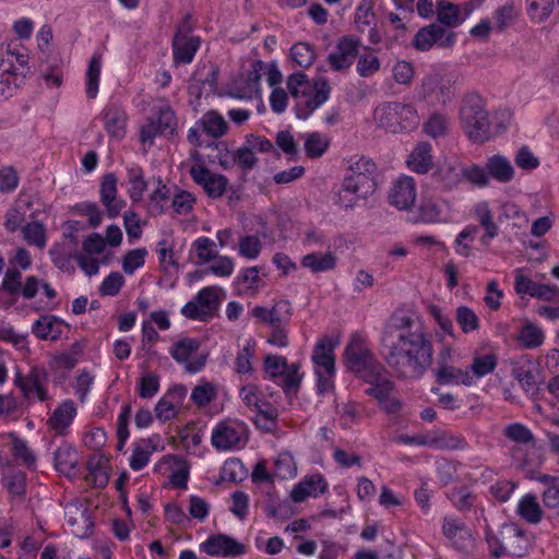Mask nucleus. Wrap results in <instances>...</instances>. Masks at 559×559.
Returning a JSON list of instances; mask_svg holds the SVG:
<instances>
[{
	"label": "nucleus",
	"mask_w": 559,
	"mask_h": 559,
	"mask_svg": "<svg viewBox=\"0 0 559 559\" xmlns=\"http://www.w3.org/2000/svg\"><path fill=\"white\" fill-rule=\"evenodd\" d=\"M47 373L44 369L33 367L26 376L17 373L14 383L21 390L23 396L27 400L33 397L39 401L48 400V393L45 388Z\"/></svg>",
	"instance_id": "nucleus-12"
},
{
	"label": "nucleus",
	"mask_w": 559,
	"mask_h": 559,
	"mask_svg": "<svg viewBox=\"0 0 559 559\" xmlns=\"http://www.w3.org/2000/svg\"><path fill=\"white\" fill-rule=\"evenodd\" d=\"M460 122L466 136L475 143H484L490 135V121L485 100L478 94L466 95L460 108Z\"/></svg>",
	"instance_id": "nucleus-5"
},
{
	"label": "nucleus",
	"mask_w": 559,
	"mask_h": 559,
	"mask_svg": "<svg viewBox=\"0 0 559 559\" xmlns=\"http://www.w3.org/2000/svg\"><path fill=\"white\" fill-rule=\"evenodd\" d=\"M355 23L359 32L368 31L372 43H377L376 32L373 25L376 24V15L370 5L361 4L357 8L355 13Z\"/></svg>",
	"instance_id": "nucleus-46"
},
{
	"label": "nucleus",
	"mask_w": 559,
	"mask_h": 559,
	"mask_svg": "<svg viewBox=\"0 0 559 559\" xmlns=\"http://www.w3.org/2000/svg\"><path fill=\"white\" fill-rule=\"evenodd\" d=\"M64 516L70 532L80 538L87 537L93 528L90 510L85 503L73 501L66 506Z\"/></svg>",
	"instance_id": "nucleus-14"
},
{
	"label": "nucleus",
	"mask_w": 559,
	"mask_h": 559,
	"mask_svg": "<svg viewBox=\"0 0 559 559\" xmlns=\"http://www.w3.org/2000/svg\"><path fill=\"white\" fill-rule=\"evenodd\" d=\"M55 464L58 471L70 473L78 465V454L71 447H60L55 452Z\"/></svg>",
	"instance_id": "nucleus-49"
},
{
	"label": "nucleus",
	"mask_w": 559,
	"mask_h": 559,
	"mask_svg": "<svg viewBox=\"0 0 559 559\" xmlns=\"http://www.w3.org/2000/svg\"><path fill=\"white\" fill-rule=\"evenodd\" d=\"M221 288L209 286L202 288L181 308V314L191 320L209 321L218 309Z\"/></svg>",
	"instance_id": "nucleus-8"
},
{
	"label": "nucleus",
	"mask_w": 559,
	"mask_h": 559,
	"mask_svg": "<svg viewBox=\"0 0 559 559\" xmlns=\"http://www.w3.org/2000/svg\"><path fill=\"white\" fill-rule=\"evenodd\" d=\"M537 372L536 366L531 361L516 365L512 369L513 378L531 397H535L539 391Z\"/></svg>",
	"instance_id": "nucleus-26"
},
{
	"label": "nucleus",
	"mask_w": 559,
	"mask_h": 559,
	"mask_svg": "<svg viewBox=\"0 0 559 559\" xmlns=\"http://www.w3.org/2000/svg\"><path fill=\"white\" fill-rule=\"evenodd\" d=\"M502 543L507 545L508 554L522 557L527 548L524 532L514 524L502 527Z\"/></svg>",
	"instance_id": "nucleus-32"
},
{
	"label": "nucleus",
	"mask_w": 559,
	"mask_h": 559,
	"mask_svg": "<svg viewBox=\"0 0 559 559\" xmlns=\"http://www.w3.org/2000/svg\"><path fill=\"white\" fill-rule=\"evenodd\" d=\"M301 264L313 273L326 272L335 267L336 257L332 252L309 253L302 258Z\"/></svg>",
	"instance_id": "nucleus-39"
},
{
	"label": "nucleus",
	"mask_w": 559,
	"mask_h": 559,
	"mask_svg": "<svg viewBox=\"0 0 559 559\" xmlns=\"http://www.w3.org/2000/svg\"><path fill=\"white\" fill-rule=\"evenodd\" d=\"M32 332L40 340H58L62 334V321L55 316H41L33 324Z\"/></svg>",
	"instance_id": "nucleus-33"
},
{
	"label": "nucleus",
	"mask_w": 559,
	"mask_h": 559,
	"mask_svg": "<svg viewBox=\"0 0 559 559\" xmlns=\"http://www.w3.org/2000/svg\"><path fill=\"white\" fill-rule=\"evenodd\" d=\"M200 547L210 556L237 557L246 552L243 544L225 534L210 536Z\"/></svg>",
	"instance_id": "nucleus-16"
},
{
	"label": "nucleus",
	"mask_w": 559,
	"mask_h": 559,
	"mask_svg": "<svg viewBox=\"0 0 559 559\" xmlns=\"http://www.w3.org/2000/svg\"><path fill=\"white\" fill-rule=\"evenodd\" d=\"M475 215L479 224L485 228V235L480 241L487 246L498 235V226L493 223L492 214L487 203L477 204Z\"/></svg>",
	"instance_id": "nucleus-43"
},
{
	"label": "nucleus",
	"mask_w": 559,
	"mask_h": 559,
	"mask_svg": "<svg viewBox=\"0 0 559 559\" xmlns=\"http://www.w3.org/2000/svg\"><path fill=\"white\" fill-rule=\"evenodd\" d=\"M212 445L219 451H229L246 444V427L236 421H222L212 430Z\"/></svg>",
	"instance_id": "nucleus-10"
},
{
	"label": "nucleus",
	"mask_w": 559,
	"mask_h": 559,
	"mask_svg": "<svg viewBox=\"0 0 559 559\" xmlns=\"http://www.w3.org/2000/svg\"><path fill=\"white\" fill-rule=\"evenodd\" d=\"M186 394L185 388L180 386L168 392L155 406V415L162 421H168L176 417L180 407V400Z\"/></svg>",
	"instance_id": "nucleus-29"
},
{
	"label": "nucleus",
	"mask_w": 559,
	"mask_h": 559,
	"mask_svg": "<svg viewBox=\"0 0 559 559\" xmlns=\"http://www.w3.org/2000/svg\"><path fill=\"white\" fill-rule=\"evenodd\" d=\"M382 356L400 378L418 379L432 362L433 347L424 328L406 314L393 316L381 338Z\"/></svg>",
	"instance_id": "nucleus-1"
},
{
	"label": "nucleus",
	"mask_w": 559,
	"mask_h": 559,
	"mask_svg": "<svg viewBox=\"0 0 559 559\" xmlns=\"http://www.w3.org/2000/svg\"><path fill=\"white\" fill-rule=\"evenodd\" d=\"M430 448L436 450H462L466 447L465 439L445 430H432Z\"/></svg>",
	"instance_id": "nucleus-37"
},
{
	"label": "nucleus",
	"mask_w": 559,
	"mask_h": 559,
	"mask_svg": "<svg viewBox=\"0 0 559 559\" xmlns=\"http://www.w3.org/2000/svg\"><path fill=\"white\" fill-rule=\"evenodd\" d=\"M471 10L467 4L459 7L447 0H439L436 5V14L438 24L452 31V28L461 25L469 15Z\"/></svg>",
	"instance_id": "nucleus-21"
},
{
	"label": "nucleus",
	"mask_w": 559,
	"mask_h": 559,
	"mask_svg": "<svg viewBox=\"0 0 559 559\" xmlns=\"http://www.w3.org/2000/svg\"><path fill=\"white\" fill-rule=\"evenodd\" d=\"M518 512L525 521L537 524L542 521L544 512L539 506L536 496L525 495L518 504Z\"/></svg>",
	"instance_id": "nucleus-41"
},
{
	"label": "nucleus",
	"mask_w": 559,
	"mask_h": 559,
	"mask_svg": "<svg viewBox=\"0 0 559 559\" xmlns=\"http://www.w3.org/2000/svg\"><path fill=\"white\" fill-rule=\"evenodd\" d=\"M23 239L31 246H35L39 249H44L47 243L46 228L45 226L35 221L29 222L21 229Z\"/></svg>",
	"instance_id": "nucleus-44"
},
{
	"label": "nucleus",
	"mask_w": 559,
	"mask_h": 559,
	"mask_svg": "<svg viewBox=\"0 0 559 559\" xmlns=\"http://www.w3.org/2000/svg\"><path fill=\"white\" fill-rule=\"evenodd\" d=\"M442 532L452 546L462 552H468L474 547V537L461 520L453 516L443 519Z\"/></svg>",
	"instance_id": "nucleus-15"
},
{
	"label": "nucleus",
	"mask_w": 559,
	"mask_h": 559,
	"mask_svg": "<svg viewBox=\"0 0 559 559\" xmlns=\"http://www.w3.org/2000/svg\"><path fill=\"white\" fill-rule=\"evenodd\" d=\"M287 88L289 94L297 99L296 115L299 119H307L329 99L331 93V86L325 79H316L310 87L307 76L302 72L293 73L288 78Z\"/></svg>",
	"instance_id": "nucleus-3"
},
{
	"label": "nucleus",
	"mask_w": 559,
	"mask_h": 559,
	"mask_svg": "<svg viewBox=\"0 0 559 559\" xmlns=\"http://www.w3.org/2000/svg\"><path fill=\"white\" fill-rule=\"evenodd\" d=\"M217 390L213 383L203 382L194 386L191 393V400L199 407L206 406L216 399Z\"/></svg>",
	"instance_id": "nucleus-59"
},
{
	"label": "nucleus",
	"mask_w": 559,
	"mask_h": 559,
	"mask_svg": "<svg viewBox=\"0 0 559 559\" xmlns=\"http://www.w3.org/2000/svg\"><path fill=\"white\" fill-rule=\"evenodd\" d=\"M329 139L318 132L310 133L305 142V151L308 157L318 158L322 156L329 147Z\"/></svg>",
	"instance_id": "nucleus-56"
},
{
	"label": "nucleus",
	"mask_w": 559,
	"mask_h": 559,
	"mask_svg": "<svg viewBox=\"0 0 559 559\" xmlns=\"http://www.w3.org/2000/svg\"><path fill=\"white\" fill-rule=\"evenodd\" d=\"M100 201L110 218L117 217L126 206L124 200L117 197V178L114 174H106L100 183Z\"/></svg>",
	"instance_id": "nucleus-23"
},
{
	"label": "nucleus",
	"mask_w": 559,
	"mask_h": 559,
	"mask_svg": "<svg viewBox=\"0 0 559 559\" xmlns=\"http://www.w3.org/2000/svg\"><path fill=\"white\" fill-rule=\"evenodd\" d=\"M198 124L204 133L213 139L224 136L229 129L226 119L216 110H209L198 121Z\"/></svg>",
	"instance_id": "nucleus-30"
},
{
	"label": "nucleus",
	"mask_w": 559,
	"mask_h": 559,
	"mask_svg": "<svg viewBox=\"0 0 559 559\" xmlns=\"http://www.w3.org/2000/svg\"><path fill=\"white\" fill-rule=\"evenodd\" d=\"M78 415V407L73 400L62 401L47 419V427L57 436H67Z\"/></svg>",
	"instance_id": "nucleus-19"
},
{
	"label": "nucleus",
	"mask_w": 559,
	"mask_h": 559,
	"mask_svg": "<svg viewBox=\"0 0 559 559\" xmlns=\"http://www.w3.org/2000/svg\"><path fill=\"white\" fill-rule=\"evenodd\" d=\"M254 412L255 424L260 429L264 431H273L276 428L278 412L275 407L265 403L264 406L259 407Z\"/></svg>",
	"instance_id": "nucleus-53"
},
{
	"label": "nucleus",
	"mask_w": 559,
	"mask_h": 559,
	"mask_svg": "<svg viewBox=\"0 0 559 559\" xmlns=\"http://www.w3.org/2000/svg\"><path fill=\"white\" fill-rule=\"evenodd\" d=\"M455 319L463 333H471L479 329V319L467 306H460L456 309Z\"/></svg>",
	"instance_id": "nucleus-54"
},
{
	"label": "nucleus",
	"mask_w": 559,
	"mask_h": 559,
	"mask_svg": "<svg viewBox=\"0 0 559 559\" xmlns=\"http://www.w3.org/2000/svg\"><path fill=\"white\" fill-rule=\"evenodd\" d=\"M251 67L252 69L247 73L245 86L236 94L239 98H250L260 92V81L264 63L260 60H255L252 62Z\"/></svg>",
	"instance_id": "nucleus-40"
},
{
	"label": "nucleus",
	"mask_w": 559,
	"mask_h": 559,
	"mask_svg": "<svg viewBox=\"0 0 559 559\" xmlns=\"http://www.w3.org/2000/svg\"><path fill=\"white\" fill-rule=\"evenodd\" d=\"M437 381L440 384H465L469 385L473 382V377L468 370H462L448 364L441 365L437 371Z\"/></svg>",
	"instance_id": "nucleus-38"
},
{
	"label": "nucleus",
	"mask_w": 559,
	"mask_h": 559,
	"mask_svg": "<svg viewBox=\"0 0 559 559\" xmlns=\"http://www.w3.org/2000/svg\"><path fill=\"white\" fill-rule=\"evenodd\" d=\"M503 436L510 441L521 445L535 443V437L531 429L521 423L507 425L503 428Z\"/></svg>",
	"instance_id": "nucleus-45"
},
{
	"label": "nucleus",
	"mask_w": 559,
	"mask_h": 559,
	"mask_svg": "<svg viewBox=\"0 0 559 559\" xmlns=\"http://www.w3.org/2000/svg\"><path fill=\"white\" fill-rule=\"evenodd\" d=\"M377 187L374 162L365 156H356L349 160L336 203L344 209H354L373 194Z\"/></svg>",
	"instance_id": "nucleus-2"
},
{
	"label": "nucleus",
	"mask_w": 559,
	"mask_h": 559,
	"mask_svg": "<svg viewBox=\"0 0 559 559\" xmlns=\"http://www.w3.org/2000/svg\"><path fill=\"white\" fill-rule=\"evenodd\" d=\"M31 202L22 203L21 200L16 201L15 204L8 210L5 213L4 227L8 231H15L22 223L25 221V207H29Z\"/></svg>",
	"instance_id": "nucleus-52"
},
{
	"label": "nucleus",
	"mask_w": 559,
	"mask_h": 559,
	"mask_svg": "<svg viewBox=\"0 0 559 559\" xmlns=\"http://www.w3.org/2000/svg\"><path fill=\"white\" fill-rule=\"evenodd\" d=\"M518 16L519 10L516 7L513 3H506L493 12V27L499 32H503L516 21Z\"/></svg>",
	"instance_id": "nucleus-47"
},
{
	"label": "nucleus",
	"mask_w": 559,
	"mask_h": 559,
	"mask_svg": "<svg viewBox=\"0 0 559 559\" xmlns=\"http://www.w3.org/2000/svg\"><path fill=\"white\" fill-rule=\"evenodd\" d=\"M373 117L378 127L391 133L411 131L419 124L417 109L407 103H382L374 109Z\"/></svg>",
	"instance_id": "nucleus-6"
},
{
	"label": "nucleus",
	"mask_w": 559,
	"mask_h": 559,
	"mask_svg": "<svg viewBox=\"0 0 559 559\" xmlns=\"http://www.w3.org/2000/svg\"><path fill=\"white\" fill-rule=\"evenodd\" d=\"M415 180L409 176L399 177L389 192V203L399 210H408L416 201Z\"/></svg>",
	"instance_id": "nucleus-17"
},
{
	"label": "nucleus",
	"mask_w": 559,
	"mask_h": 559,
	"mask_svg": "<svg viewBox=\"0 0 559 559\" xmlns=\"http://www.w3.org/2000/svg\"><path fill=\"white\" fill-rule=\"evenodd\" d=\"M433 176L445 190H451L462 181L463 167L457 162H447L438 167Z\"/></svg>",
	"instance_id": "nucleus-35"
},
{
	"label": "nucleus",
	"mask_w": 559,
	"mask_h": 559,
	"mask_svg": "<svg viewBox=\"0 0 559 559\" xmlns=\"http://www.w3.org/2000/svg\"><path fill=\"white\" fill-rule=\"evenodd\" d=\"M325 488L326 481L324 478L321 475L316 474L305 478L296 485L290 492V497L294 502H301L308 497H317L318 495L323 493Z\"/></svg>",
	"instance_id": "nucleus-28"
},
{
	"label": "nucleus",
	"mask_w": 559,
	"mask_h": 559,
	"mask_svg": "<svg viewBox=\"0 0 559 559\" xmlns=\"http://www.w3.org/2000/svg\"><path fill=\"white\" fill-rule=\"evenodd\" d=\"M449 212V204L440 198H425L420 204V217L426 223L442 221Z\"/></svg>",
	"instance_id": "nucleus-31"
},
{
	"label": "nucleus",
	"mask_w": 559,
	"mask_h": 559,
	"mask_svg": "<svg viewBox=\"0 0 559 559\" xmlns=\"http://www.w3.org/2000/svg\"><path fill=\"white\" fill-rule=\"evenodd\" d=\"M425 132L431 138H440L447 135L449 131V119L439 114H432L424 124Z\"/></svg>",
	"instance_id": "nucleus-57"
},
{
	"label": "nucleus",
	"mask_w": 559,
	"mask_h": 559,
	"mask_svg": "<svg viewBox=\"0 0 559 559\" xmlns=\"http://www.w3.org/2000/svg\"><path fill=\"white\" fill-rule=\"evenodd\" d=\"M518 340L526 348H536L543 344L544 333L542 329L528 322L522 326Z\"/></svg>",
	"instance_id": "nucleus-50"
},
{
	"label": "nucleus",
	"mask_w": 559,
	"mask_h": 559,
	"mask_svg": "<svg viewBox=\"0 0 559 559\" xmlns=\"http://www.w3.org/2000/svg\"><path fill=\"white\" fill-rule=\"evenodd\" d=\"M105 127L109 134L121 138L124 134L126 114L116 106L107 107L104 111Z\"/></svg>",
	"instance_id": "nucleus-42"
},
{
	"label": "nucleus",
	"mask_w": 559,
	"mask_h": 559,
	"mask_svg": "<svg viewBox=\"0 0 559 559\" xmlns=\"http://www.w3.org/2000/svg\"><path fill=\"white\" fill-rule=\"evenodd\" d=\"M496 366L497 356L495 354H488L475 357L469 368L475 377L480 378L492 372Z\"/></svg>",
	"instance_id": "nucleus-64"
},
{
	"label": "nucleus",
	"mask_w": 559,
	"mask_h": 559,
	"mask_svg": "<svg viewBox=\"0 0 559 559\" xmlns=\"http://www.w3.org/2000/svg\"><path fill=\"white\" fill-rule=\"evenodd\" d=\"M418 95L421 99L432 104L447 105L454 97L451 81L440 74H429L420 83Z\"/></svg>",
	"instance_id": "nucleus-11"
},
{
	"label": "nucleus",
	"mask_w": 559,
	"mask_h": 559,
	"mask_svg": "<svg viewBox=\"0 0 559 559\" xmlns=\"http://www.w3.org/2000/svg\"><path fill=\"white\" fill-rule=\"evenodd\" d=\"M252 316L272 328L286 325L292 317V306L288 300H278L269 309L265 307H255Z\"/></svg>",
	"instance_id": "nucleus-22"
},
{
	"label": "nucleus",
	"mask_w": 559,
	"mask_h": 559,
	"mask_svg": "<svg viewBox=\"0 0 559 559\" xmlns=\"http://www.w3.org/2000/svg\"><path fill=\"white\" fill-rule=\"evenodd\" d=\"M155 122L165 135L174 133L177 127V118L169 105L165 104L159 107L158 118Z\"/></svg>",
	"instance_id": "nucleus-63"
},
{
	"label": "nucleus",
	"mask_w": 559,
	"mask_h": 559,
	"mask_svg": "<svg viewBox=\"0 0 559 559\" xmlns=\"http://www.w3.org/2000/svg\"><path fill=\"white\" fill-rule=\"evenodd\" d=\"M193 181L201 186L207 197L217 199L226 191L228 180L225 176L213 174L202 165H193L189 170Z\"/></svg>",
	"instance_id": "nucleus-13"
},
{
	"label": "nucleus",
	"mask_w": 559,
	"mask_h": 559,
	"mask_svg": "<svg viewBox=\"0 0 559 559\" xmlns=\"http://www.w3.org/2000/svg\"><path fill=\"white\" fill-rule=\"evenodd\" d=\"M488 175L499 182L507 183L514 178V168L511 162L502 155H493L487 159Z\"/></svg>",
	"instance_id": "nucleus-34"
},
{
	"label": "nucleus",
	"mask_w": 559,
	"mask_h": 559,
	"mask_svg": "<svg viewBox=\"0 0 559 559\" xmlns=\"http://www.w3.org/2000/svg\"><path fill=\"white\" fill-rule=\"evenodd\" d=\"M344 362L347 370L354 372L364 381L373 379L383 366L377 360L365 340L355 334L344 350Z\"/></svg>",
	"instance_id": "nucleus-7"
},
{
	"label": "nucleus",
	"mask_w": 559,
	"mask_h": 559,
	"mask_svg": "<svg viewBox=\"0 0 559 559\" xmlns=\"http://www.w3.org/2000/svg\"><path fill=\"white\" fill-rule=\"evenodd\" d=\"M338 344V337L323 336L316 344L312 353V360L317 369L324 371L328 376L335 372L334 348Z\"/></svg>",
	"instance_id": "nucleus-20"
},
{
	"label": "nucleus",
	"mask_w": 559,
	"mask_h": 559,
	"mask_svg": "<svg viewBox=\"0 0 559 559\" xmlns=\"http://www.w3.org/2000/svg\"><path fill=\"white\" fill-rule=\"evenodd\" d=\"M154 448L146 440L138 443L132 450V454L129 460L130 467L133 471L142 469L150 461L151 454L153 453Z\"/></svg>",
	"instance_id": "nucleus-51"
},
{
	"label": "nucleus",
	"mask_w": 559,
	"mask_h": 559,
	"mask_svg": "<svg viewBox=\"0 0 559 559\" xmlns=\"http://www.w3.org/2000/svg\"><path fill=\"white\" fill-rule=\"evenodd\" d=\"M262 250V242L257 236H243L239 238L238 253L245 259L254 260Z\"/></svg>",
	"instance_id": "nucleus-60"
},
{
	"label": "nucleus",
	"mask_w": 559,
	"mask_h": 559,
	"mask_svg": "<svg viewBox=\"0 0 559 559\" xmlns=\"http://www.w3.org/2000/svg\"><path fill=\"white\" fill-rule=\"evenodd\" d=\"M200 47V38L177 33L173 40L174 61L190 63Z\"/></svg>",
	"instance_id": "nucleus-27"
},
{
	"label": "nucleus",
	"mask_w": 559,
	"mask_h": 559,
	"mask_svg": "<svg viewBox=\"0 0 559 559\" xmlns=\"http://www.w3.org/2000/svg\"><path fill=\"white\" fill-rule=\"evenodd\" d=\"M100 69L102 58L99 55H94L90 60L86 72V95L88 98H95L98 93Z\"/></svg>",
	"instance_id": "nucleus-48"
},
{
	"label": "nucleus",
	"mask_w": 559,
	"mask_h": 559,
	"mask_svg": "<svg viewBox=\"0 0 559 559\" xmlns=\"http://www.w3.org/2000/svg\"><path fill=\"white\" fill-rule=\"evenodd\" d=\"M254 341H248L247 344L238 352L235 366L238 373H250L252 371L251 360L254 356Z\"/></svg>",
	"instance_id": "nucleus-61"
},
{
	"label": "nucleus",
	"mask_w": 559,
	"mask_h": 559,
	"mask_svg": "<svg viewBox=\"0 0 559 559\" xmlns=\"http://www.w3.org/2000/svg\"><path fill=\"white\" fill-rule=\"evenodd\" d=\"M365 382L370 384L365 393L374 397L378 403L382 402V400L384 401L394 389V383L391 381L384 367L381 369V372L378 371V374H376L373 379L366 380Z\"/></svg>",
	"instance_id": "nucleus-36"
},
{
	"label": "nucleus",
	"mask_w": 559,
	"mask_h": 559,
	"mask_svg": "<svg viewBox=\"0 0 559 559\" xmlns=\"http://www.w3.org/2000/svg\"><path fill=\"white\" fill-rule=\"evenodd\" d=\"M407 167L419 175H425L433 168L432 147L428 142H419L406 159Z\"/></svg>",
	"instance_id": "nucleus-25"
},
{
	"label": "nucleus",
	"mask_w": 559,
	"mask_h": 559,
	"mask_svg": "<svg viewBox=\"0 0 559 559\" xmlns=\"http://www.w3.org/2000/svg\"><path fill=\"white\" fill-rule=\"evenodd\" d=\"M28 55L9 47L0 48V100L7 99L25 83Z\"/></svg>",
	"instance_id": "nucleus-4"
},
{
	"label": "nucleus",
	"mask_w": 559,
	"mask_h": 559,
	"mask_svg": "<svg viewBox=\"0 0 559 559\" xmlns=\"http://www.w3.org/2000/svg\"><path fill=\"white\" fill-rule=\"evenodd\" d=\"M527 14L533 21L544 22L552 12L555 0H526Z\"/></svg>",
	"instance_id": "nucleus-55"
},
{
	"label": "nucleus",
	"mask_w": 559,
	"mask_h": 559,
	"mask_svg": "<svg viewBox=\"0 0 559 559\" xmlns=\"http://www.w3.org/2000/svg\"><path fill=\"white\" fill-rule=\"evenodd\" d=\"M198 258L202 263H207L217 258L216 243L207 237H199L192 243Z\"/></svg>",
	"instance_id": "nucleus-58"
},
{
	"label": "nucleus",
	"mask_w": 559,
	"mask_h": 559,
	"mask_svg": "<svg viewBox=\"0 0 559 559\" xmlns=\"http://www.w3.org/2000/svg\"><path fill=\"white\" fill-rule=\"evenodd\" d=\"M456 40L455 33L445 29L438 23H431L417 31L413 38V47L418 51H428L435 45L440 48H451Z\"/></svg>",
	"instance_id": "nucleus-9"
},
{
	"label": "nucleus",
	"mask_w": 559,
	"mask_h": 559,
	"mask_svg": "<svg viewBox=\"0 0 559 559\" xmlns=\"http://www.w3.org/2000/svg\"><path fill=\"white\" fill-rule=\"evenodd\" d=\"M199 347L200 342L198 340L183 337L174 344L170 349V355L177 362L186 364V369L189 372H197L203 367L204 360L191 362L189 359L194 353H197Z\"/></svg>",
	"instance_id": "nucleus-24"
},
{
	"label": "nucleus",
	"mask_w": 559,
	"mask_h": 559,
	"mask_svg": "<svg viewBox=\"0 0 559 559\" xmlns=\"http://www.w3.org/2000/svg\"><path fill=\"white\" fill-rule=\"evenodd\" d=\"M359 41L354 37L344 36L340 38L335 50L328 57L331 69L343 71L348 69L357 58Z\"/></svg>",
	"instance_id": "nucleus-18"
},
{
	"label": "nucleus",
	"mask_w": 559,
	"mask_h": 559,
	"mask_svg": "<svg viewBox=\"0 0 559 559\" xmlns=\"http://www.w3.org/2000/svg\"><path fill=\"white\" fill-rule=\"evenodd\" d=\"M292 59L299 67L307 68L314 61V50L307 43H297L290 49Z\"/></svg>",
	"instance_id": "nucleus-62"
}]
</instances>
